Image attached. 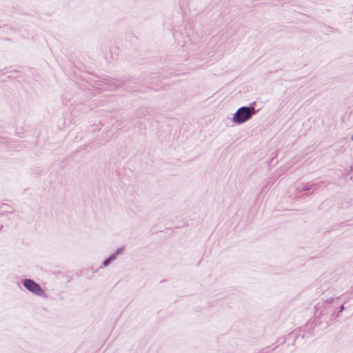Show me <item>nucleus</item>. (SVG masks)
<instances>
[{"instance_id":"nucleus-1","label":"nucleus","mask_w":353,"mask_h":353,"mask_svg":"<svg viewBox=\"0 0 353 353\" xmlns=\"http://www.w3.org/2000/svg\"><path fill=\"white\" fill-rule=\"evenodd\" d=\"M252 110L253 108L247 107H243L239 108L235 115L234 116L233 120L235 123H243L249 119L252 116Z\"/></svg>"},{"instance_id":"nucleus-2","label":"nucleus","mask_w":353,"mask_h":353,"mask_svg":"<svg viewBox=\"0 0 353 353\" xmlns=\"http://www.w3.org/2000/svg\"><path fill=\"white\" fill-rule=\"evenodd\" d=\"M23 285L26 289L32 293L38 295L43 296L44 295V291L42 288L34 281L31 279H26L23 282Z\"/></svg>"},{"instance_id":"nucleus-3","label":"nucleus","mask_w":353,"mask_h":353,"mask_svg":"<svg viewBox=\"0 0 353 353\" xmlns=\"http://www.w3.org/2000/svg\"><path fill=\"white\" fill-rule=\"evenodd\" d=\"M352 140H353V136H352Z\"/></svg>"}]
</instances>
